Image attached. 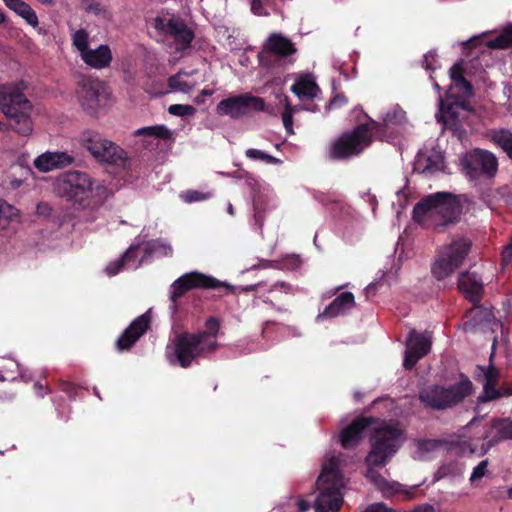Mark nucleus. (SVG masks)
<instances>
[{"label":"nucleus","instance_id":"62","mask_svg":"<svg viewBox=\"0 0 512 512\" xmlns=\"http://www.w3.org/2000/svg\"><path fill=\"white\" fill-rule=\"evenodd\" d=\"M508 495H509V497L512 499V487H511V488H509V490H508Z\"/></svg>","mask_w":512,"mask_h":512},{"label":"nucleus","instance_id":"33","mask_svg":"<svg viewBox=\"0 0 512 512\" xmlns=\"http://www.w3.org/2000/svg\"><path fill=\"white\" fill-rule=\"evenodd\" d=\"M139 247V250H143L144 257L142 258L144 260L145 257L151 256V255H157V256H168L172 253V247L169 243L165 242L164 240H152L147 243L143 247Z\"/></svg>","mask_w":512,"mask_h":512},{"label":"nucleus","instance_id":"34","mask_svg":"<svg viewBox=\"0 0 512 512\" xmlns=\"http://www.w3.org/2000/svg\"><path fill=\"white\" fill-rule=\"evenodd\" d=\"M309 507L310 505L306 500L297 497H289L271 512H306Z\"/></svg>","mask_w":512,"mask_h":512},{"label":"nucleus","instance_id":"52","mask_svg":"<svg viewBox=\"0 0 512 512\" xmlns=\"http://www.w3.org/2000/svg\"><path fill=\"white\" fill-rule=\"evenodd\" d=\"M380 285L379 282H372L365 288L366 297L369 298L371 295H374L377 287Z\"/></svg>","mask_w":512,"mask_h":512},{"label":"nucleus","instance_id":"19","mask_svg":"<svg viewBox=\"0 0 512 512\" xmlns=\"http://www.w3.org/2000/svg\"><path fill=\"white\" fill-rule=\"evenodd\" d=\"M466 430L470 433L468 440H461L457 445H455L452 448V450H455V453L461 455H484L495 442L490 441L489 443H485L484 440L488 438L487 430L484 427L476 425L474 422H471L466 427Z\"/></svg>","mask_w":512,"mask_h":512},{"label":"nucleus","instance_id":"10","mask_svg":"<svg viewBox=\"0 0 512 512\" xmlns=\"http://www.w3.org/2000/svg\"><path fill=\"white\" fill-rule=\"evenodd\" d=\"M80 142L98 161L122 168H127L129 165L127 153L121 147L94 131H84L81 134Z\"/></svg>","mask_w":512,"mask_h":512},{"label":"nucleus","instance_id":"40","mask_svg":"<svg viewBox=\"0 0 512 512\" xmlns=\"http://www.w3.org/2000/svg\"><path fill=\"white\" fill-rule=\"evenodd\" d=\"M492 428L499 432V439L512 438V421L508 419L496 420L493 422Z\"/></svg>","mask_w":512,"mask_h":512},{"label":"nucleus","instance_id":"47","mask_svg":"<svg viewBox=\"0 0 512 512\" xmlns=\"http://www.w3.org/2000/svg\"><path fill=\"white\" fill-rule=\"evenodd\" d=\"M501 255H502V261L504 263H509L512 260V238H511V241L503 249Z\"/></svg>","mask_w":512,"mask_h":512},{"label":"nucleus","instance_id":"29","mask_svg":"<svg viewBox=\"0 0 512 512\" xmlns=\"http://www.w3.org/2000/svg\"><path fill=\"white\" fill-rule=\"evenodd\" d=\"M5 5L21 17L28 25L33 28L38 27L39 21L33 8L23 0H3Z\"/></svg>","mask_w":512,"mask_h":512},{"label":"nucleus","instance_id":"44","mask_svg":"<svg viewBox=\"0 0 512 512\" xmlns=\"http://www.w3.org/2000/svg\"><path fill=\"white\" fill-rule=\"evenodd\" d=\"M84 9L87 13L94 14L96 16H105L106 9L99 2L91 0L85 3Z\"/></svg>","mask_w":512,"mask_h":512},{"label":"nucleus","instance_id":"42","mask_svg":"<svg viewBox=\"0 0 512 512\" xmlns=\"http://www.w3.org/2000/svg\"><path fill=\"white\" fill-rule=\"evenodd\" d=\"M181 199L186 203L203 201L211 197V193H203L196 190H189L180 195Z\"/></svg>","mask_w":512,"mask_h":512},{"label":"nucleus","instance_id":"18","mask_svg":"<svg viewBox=\"0 0 512 512\" xmlns=\"http://www.w3.org/2000/svg\"><path fill=\"white\" fill-rule=\"evenodd\" d=\"M498 378L499 372L492 364L488 367H477L476 379L483 384V394L479 396V401L486 402L512 395V383L505 384L500 389L496 388Z\"/></svg>","mask_w":512,"mask_h":512},{"label":"nucleus","instance_id":"56","mask_svg":"<svg viewBox=\"0 0 512 512\" xmlns=\"http://www.w3.org/2000/svg\"><path fill=\"white\" fill-rule=\"evenodd\" d=\"M37 1L43 5H53V3H54V0H37Z\"/></svg>","mask_w":512,"mask_h":512},{"label":"nucleus","instance_id":"48","mask_svg":"<svg viewBox=\"0 0 512 512\" xmlns=\"http://www.w3.org/2000/svg\"><path fill=\"white\" fill-rule=\"evenodd\" d=\"M363 512H388V509L382 503H374L368 506Z\"/></svg>","mask_w":512,"mask_h":512},{"label":"nucleus","instance_id":"27","mask_svg":"<svg viewBox=\"0 0 512 512\" xmlns=\"http://www.w3.org/2000/svg\"><path fill=\"white\" fill-rule=\"evenodd\" d=\"M138 251V246L131 245L120 259L110 262L105 267L106 274L108 276H114L118 274L123 268L137 269L143 262V259L137 260Z\"/></svg>","mask_w":512,"mask_h":512},{"label":"nucleus","instance_id":"39","mask_svg":"<svg viewBox=\"0 0 512 512\" xmlns=\"http://www.w3.org/2000/svg\"><path fill=\"white\" fill-rule=\"evenodd\" d=\"M245 155L247 158H249L251 160L263 161V162H266L269 164H278L281 162L278 158H276L270 154H267L266 152H264L262 150L254 149V148L247 149L245 152Z\"/></svg>","mask_w":512,"mask_h":512},{"label":"nucleus","instance_id":"23","mask_svg":"<svg viewBox=\"0 0 512 512\" xmlns=\"http://www.w3.org/2000/svg\"><path fill=\"white\" fill-rule=\"evenodd\" d=\"M292 77L294 79V83L290 90L299 98V100H312L320 93V88L312 74L296 73L293 74Z\"/></svg>","mask_w":512,"mask_h":512},{"label":"nucleus","instance_id":"61","mask_svg":"<svg viewBox=\"0 0 512 512\" xmlns=\"http://www.w3.org/2000/svg\"><path fill=\"white\" fill-rule=\"evenodd\" d=\"M203 101H204V100H203L202 98H200V96H199V97H197V98L195 99V102H196L197 104H201Z\"/></svg>","mask_w":512,"mask_h":512},{"label":"nucleus","instance_id":"38","mask_svg":"<svg viewBox=\"0 0 512 512\" xmlns=\"http://www.w3.org/2000/svg\"><path fill=\"white\" fill-rule=\"evenodd\" d=\"M284 106L285 109L282 113V121L283 125L285 127V130L288 134L293 135V115L296 111L305 109L304 106L298 105V106H292L289 103L288 97L283 96Z\"/></svg>","mask_w":512,"mask_h":512},{"label":"nucleus","instance_id":"55","mask_svg":"<svg viewBox=\"0 0 512 512\" xmlns=\"http://www.w3.org/2000/svg\"><path fill=\"white\" fill-rule=\"evenodd\" d=\"M273 289H284L286 291V285L285 283H276L274 286H273Z\"/></svg>","mask_w":512,"mask_h":512},{"label":"nucleus","instance_id":"50","mask_svg":"<svg viewBox=\"0 0 512 512\" xmlns=\"http://www.w3.org/2000/svg\"><path fill=\"white\" fill-rule=\"evenodd\" d=\"M50 211L51 209L46 203H39L36 207V213L41 216H48Z\"/></svg>","mask_w":512,"mask_h":512},{"label":"nucleus","instance_id":"22","mask_svg":"<svg viewBox=\"0 0 512 512\" xmlns=\"http://www.w3.org/2000/svg\"><path fill=\"white\" fill-rule=\"evenodd\" d=\"M444 168V157L435 149L418 152L414 161V170L424 175H431Z\"/></svg>","mask_w":512,"mask_h":512},{"label":"nucleus","instance_id":"41","mask_svg":"<svg viewBox=\"0 0 512 512\" xmlns=\"http://www.w3.org/2000/svg\"><path fill=\"white\" fill-rule=\"evenodd\" d=\"M168 112L173 116L185 117L193 116L196 113V109L187 104H172L168 107Z\"/></svg>","mask_w":512,"mask_h":512},{"label":"nucleus","instance_id":"13","mask_svg":"<svg viewBox=\"0 0 512 512\" xmlns=\"http://www.w3.org/2000/svg\"><path fill=\"white\" fill-rule=\"evenodd\" d=\"M465 175L476 184L495 177L498 161L495 155L487 150L474 149L461 158Z\"/></svg>","mask_w":512,"mask_h":512},{"label":"nucleus","instance_id":"43","mask_svg":"<svg viewBox=\"0 0 512 512\" xmlns=\"http://www.w3.org/2000/svg\"><path fill=\"white\" fill-rule=\"evenodd\" d=\"M488 472V460H482L476 467H474L471 476L470 482L475 484L478 480H481Z\"/></svg>","mask_w":512,"mask_h":512},{"label":"nucleus","instance_id":"7","mask_svg":"<svg viewBox=\"0 0 512 512\" xmlns=\"http://www.w3.org/2000/svg\"><path fill=\"white\" fill-rule=\"evenodd\" d=\"M463 61L454 64L449 71L452 84L446 93L444 102L439 95V112L436 114L438 122L445 126L456 123L458 111L465 108L464 100L472 95V86L463 76Z\"/></svg>","mask_w":512,"mask_h":512},{"label":"nucleus","instance_id":"53","mask_svg":"<svg viewBox=\"0 0 512 512\" xmlns=\"http://www.w3.org/2000/svg\"><path fill=\"white\" fill-rule=\"evenodd\" d=\"M34 390H35V393L40 396V397H43L44 396V387L41 383L39 382H36L34 384Z\"/></svg>","mask_w":512,"mask_h":512},{"label":"nucleus","instance_id":"46","mask_svg":"<svg viewBox=\"0 0 512 512\" xmlns=\"http://www.w3.org/2000/svg\"><path fill=\"white\" fill-rule=\"evenodd\" d=\"M438 446H439V443L437 441L428 440V441L422 442L419 445V452H420L419 458H424V455H423L424 452L434 450Z\"/></svg>","mask_w":512,"mask_h":512},{"label":"nucleus","instance_id":"9","mask_svg":"<svg viewBox=\"0 0 512 512\" xmlns=\"http://www.w3.org/2000/svg\"><path fill=\"white\" fill-rule=\"evenodd\" d=\"M471 248V243L464 237L453 239L444 245L432 265L431 271L437 280L451 276L463 263Z\"/></svg>","mask_w":512,"mask_h":512},{"label":"nucleus","instance_id":"6","mask_svg":"<svg viewBox=\"0 0 512 512\" xmlns=\"http://www.w3.org/2000/svg\"><path fill=\"white\" fill-rule=\"evenodd\" d=\"M339 464L340 460L335 456L324 462L317 479L319 494L315 500V512H334L341 508L345 481L340 473Z\"/></svg>","mask_w":512,"mask_h":512},{"label":"nucleus","instance_id":"12","mask_svg":"<svg viewBox=\"0 0 512 512\" xmlns=\"http://www.w3.org/2000/svg\"><path fill=\"white\" fill-rule=\"evenodd\" d=\"M89 39V33L83 28L74 31L71 35L72 46L87 67L95 70L108 68L113 60L110 46L101 44L96 48H91Z\"/></svg>","mask_w":512,"mask_h":512},{"label":"nucleus","instance_id":"1","mask_svg":"<svg viewBox=\"0 0 512 512\" xmlns=\"http://www.w3.org/2000/svg\"><path fill=\"white\" fill-rule=\"evenodd\" d=\"M369 429L371 436V450L366 457V477L382 492L390 490L386 479L377 472V468L384 467L396 454L404 441L402 431L397 424L379 421L370 417L354 420L340 434L343 448H353L362 438L364 430Z\"/></svg>","mask_w":512,"mask_h":512},{"label":"nucleus","instance_id":"58","mask_svg":"<svg viewBox=\"0 0 512 512\" xmlns=\"http://www.w3.org/2000/svg\"><path fill=\"white\" fill-rule=\"evenodd\" d=\"M370 202H371V205H372V209L373 211L375 210V206H376V199L374 196H370Z\"/></svg>","mask_w":512,"mask_h":512},{"label":"nucleus","instance_id":"35","mask_svg":"<svg viewBox=\"0 0 512 512\" xmlns=\"http://www.w3.org/2000/svg\"><path fill=\"white\" fill-rule=\"evenodd\" d=\"M19 218V210L5 200L0 199V228H6L10 222L18 221Z\"/></svg>","mask_w":512,"mask_h":512},{"label":"nucleus","instance_id":"60","mask_svg":"<svg viewBox=\"0 0 512 512\" xmlns=\"http://www.w3.org/2000/svg\"><path fill=\"white\" fill-rule=\"evenodd\" d=\"M433 86H434V88H435L438 92H440V86H439V84H438L437 82H434V83H433Z\"/></svg>","mask_w":512,"mask_h":512},{"label":"nucleus","instance_id":"59","mask_svg":"<svg viewBox=\"0 0 512 512\" xmlns=\"http://www.w3.org/2000/svg\"><path fill=\"white\" fill-rule=\"evenodd\" d=\"M495 345H496V340L494 339V342H493V344H492V349H493V350L495 349ZM493 355H494V351L492 352V354H491V356H490V361L492 360Z\"/></svg>","mask_w":512,"mask_h":512},{"label":"nucleus","instance_id":"3","mask_svg":"<svg viewBox=\"0 0 512 512\" xmlns=\"http://www.w3.org/2000/svg\"><path fill=\"white\" fill-rule=\"evenodd\" d=\"M206 325L208 331L179 334L167 345L166 358L170 364L187 368L215 351L218 321L211 318Z\"/></svg>","mask_w":512,"mask_h":512},{"label":"nucleus","instance_id":"4","mask_svg":"<svg viewBox=\"0 0 512 512\" xmlns=\"http://www.w3.org/2000/svg\"><path fill=\"white\" fill-rule=\"evenodd\" d=\"M461 214V205L456 196L448 192L430 194L418 202L413 209V218L422 226L443 232L455 224Z\"/></svg>","mask_w":512,"mask_h":512},{"label":"nucleus","instance_id":"36","mask_svg":"<svg viewBox=\"0 0 512 512\" xmlns=\"http://www.w3.org/2000/svg\"><path fill=\"white\" fill-rule=\"evenodd\" d=\"M490 136L492 141L512 158V132L500 129L492 131Z\"/></svg>","mask_w":512,"mask_h":512},{"label":"nucleus","instance_id":"49","mask_svg":"<svg viewBox=\"0 0 512 512\" xmlns=\"http://www.w3.org/2000/svg\"><path fill=\"white\" fill-rule=\"evenodd\" d=\"M346 101H347V100H346L345 96H343V95H337V96H335V97L330 101L329 106H330L331 108L340 107V106H342L343 104H345V103H346Z\"/></svg>","mask_w":512,"mask_h":512},{"label":"nucleus","instance_id":"31","mask_svg":"<svg viewBox=\"0 0 512 512\" xmlns=\"http://www.w3.org/2000/svg\"><path fill=\"white\" fill-rule=\"evenodd\" d=\"M16 373H18L19 377L25 382H29L31 380V376L28 374L27 370L21 367L20 364L14 360H8L7 364L0 368V380H15Z\"/></svg>","mask_w":512,"mask_h":512},{"label":"nucleus","instance_id":"8","mask_svg":"<svg viewBox=\"0 0 512 512\" xmlns=\"http://www.w3.org/2000/svg\"><path fill=\"white\" fill-rule=\"evenodd\" d=\"M0 106L14 130L23 135L32 132V106L18 87H0Z\"/></svg>","mask_w":512,"mask_h":512},{"label":"nucleus","instance_id":"20","mask_svg":"<svg viewBox=\"0 0 512 512\" xmlns=\"http://www.w3.org/2000/svg\"><path fill=\"white\" fill-rule=\"evenodd\" d=\"M431 349V334L428 332L418 333L415 330L409 332L403 365L411 369L417 361L424 357Z\"/></svg>","mask_w":512,"mask_h":512},{"label":"nucleus","instance_id":"30","mask_svg":"<svg viewBox=\"0 0 512 512\" xmlns=\"http://www.w3.org/2000/svg\"><path fill=\"white\" fill-rule=\"evenodd\" d=\"M195 71H191L190 73L179 71L177 74L171 76L168 79V86L172 91L188 93L193 90L198 82L193 80L191 77Z\"/></svg>","mask_w":512,"mask_h":512},{"label":"nucleus","instance_id":"24","mask_svg":"<svg viewBox=\"0 0 512 512\" xmlns=\"http://www.w3.org/2000/svg\"><path fill=\"white\" fill-rule=\"evenodd\" d=\"M74 161L73 156L67 152L47 151L39 155L34 160V166L41 172H50L55 169H60L71 165Z\"/></svg>","mask_w":512,"mask_h":512},{"label":"nucleus","instance_id":"15","mask_svg":"<svg viewBox=\"0 0 512 512\" xmlns=\"http://www.w3.org/2000/svg\"><path fill=\"white\" fill-rule=\"evenodd\" d=\"M265 102L262 98L253 96L250 93L231 96L220 101L216 106V113L219 116H229L233 119L241 118L251 111H263Z\"/></svg>","mask_w":512,"mask_h":512},{"label":"nucleus","instance_id":"32","mask_svg":"<svg viewBox=\"0 0 512 512\" xmlns=\"http://www.w3.org/2000/svg\"><path fill=\"white\" fill-rule=\"evenodd\" d=\"M485 44L491 49L512 48V24L502 29L494 38L485 37Z\"/></svg>","mask_w":512,"mask_h":512},{"label":"nucleus","instance_id":"2","mask_svg":"<svg viewBox=\"0 0 512 512\" xmlns=\"http://www.w3.org/2000/svg\"><path fill=\"white\" fill-rule=\"evenodd\" d=\"M405 124V111L399 105H393L382 113L381 122L370 120L340 136L331 146L330 156L334 159L356 156L371 144L373 137L389 139L400 133Z\"/></svg>","mask_w":512,"mask_h":512},{"label":"nucleus","instance_id":"57","mask_svg":"<svg viewBox=\"0 0 512 512\" xmlns=\"http://www.w3.org/2000/svg\"><path fill=\"white\" fill-rule=\"evenodd\" d=\"M227 212H228L231 216H233V215H234V208H233V206H232V204H231V203H228V205H227Z\"/></svg>","mask_w":512,"mask_h":512},{"label":"nucleus","instance_id":"45","mask_svg":"<svg viewBox=\"0 0 512 512\" xmlns=\"http://www.w3.org/2000/svg\"><path fill=\"white\" fill-rule=\"evenodd\" d=\"M436 62V54L433 51H429L424 55L423 66L426 70H435L436 66L434 63Z\"/></svg>","mask_w":512,"mask_h":512},{"label":"nucleus","instance_id":"28","mask_svg":"<svg viewBox=\"0 0 512 512\" xmlns=\"http://www.w3.org/2000/svg\"><path fill=\"white\" fill-rule=\"evenodd\" d=\"M295 51L293 43L282 34H271L265 43V52L279 56H288L295 53Z\"/></svg>","mask_w":512,"mask_h":512},{"label":"nucleus","instance_id":"54","mask_svg":"<svg viewBox=\"0 0 512 512\" xmlns=\"http://www.w3.org/2000/svg\"><path fill=\"white\" fill-rule=\"evenodd\" d=\"M213 94V90L210 89H203L200 93L201 97H209Z\"/></svg>","mask_w":512,"mask_h":512},{"label":"nucleus","instance_id":"37","mask_svg":"<svg viewBox=\"0 0 512 512\" xmlns=\"http://www.w3.org/2000/svg\"><path fill=\"white\" fill-rule=\"evenodd\" d=\"M137 136H149L164 140L172 139L173 132L164 125L148 126L136 130Z\"/></svg>","mask_w":512,"mask_h":512},{"label":"nucleus","instance_id":"17","mask_svg":"<svg viewBox=\"0 0 512 512\" xmlns=\"http://www.w3.org/2000/svg\"><path fill=\"white\" fill-rule=\"evenodd\" d=\"M154 27L158 32L171 37L177 46V50L187 48L194 38L192 30L178 18L156 17Z\"/></svg>","mask_w":512,"mask_h":512},{"label":"nucleus","instance_id":"5","mask_svg":"<svg viewBox=\"0 0 512 512\" xmlns=\"http://www.w3.org/2000/svg\"><path fill=\"white\" fill-rule=\"evenodd\" d=\"M58 192L82 208H96L104 203L109 191L103 181L80 171H71L58 182Z\"/></svg>","mask_w":512,"mask_h":512},{"label":"nucleus","instance_id":"11","mask_svg":"<svg viewBox=\"0 0 512 512\" xmlns=\"http://www.w3.org/2000/svg\"><path fill=\"white\" fill-rule=\"evenodd\" d=\"M472 392V382L462 379L458 384L444 388L441 386H430L420 393V400L426 406L433 409H445L462 401Z\"/></svg>","mask_w":512,"mask_h":512},{"label":"nucleus","instance_id":"25","mask_svg":"<svg viewBox=\"0 0 512 512\" xmlns=\"http://www.w3.org/2000/svg\"><path fill=\"white\" fill-rule=\"evenodd\" d=\"M459 290L473 303L481 299L484 284L481 277L474 272H463L458 280Z\"/></svg>","mask_w":512,"mask_h":512},{"label":"nucleus","instance_id":"21","mask_svg":"<svg viewBox=\"0 0 512 512\" xmlns=\"http://www.w3.org/2000/svg\"><path fill=\"white\" fill-rule=\"evenodd\" d=\"M151 321L150 312L137 317L117 340L118 350L129 349L147 331Z\"/></svg>","mask_w":512,"mask_h":512},{"label":"nucleus","instance_id":"51","mask_svg":"<svg viewBox=\"0 0 512 512\" xmlns=\"http://www.w3.org/2000/svg\"><path fill=\"white\" fill-rule=\"evenodd\" d=\"M251 10L255 15H262L263 6L260 0H252Z\"/></svg>","mask_w":512,"mask_h":512},{"label":"nucleus","instance_id":"16","mask_svg":"<svg viewBox=\"0 0 512 512\" xmlns=\"http://www.w3.org/2000/svg\"><path fill=\"white\" fill-rule=\"evenodd\" d=\"M220 286L229 287L227 283L221 282L212 276L192 271L183 274L171 284L169 297L173 305H175L178 298L191 289H215Z\"/></svg>","mask_w":512,"mask_h":512},{"label":"nucleus","instance_id":"26","mask_svg":"<svg viewBox=\"0 0 512 512\" xmlns=\"http://www.w3.org/2000/svg\"><path fill=\"white\" fill-rule=\"evenodd\" d=\"M355 306L354 295L351 292H344L336 297L324 311L317 315V321L326 318H333L346 314Z\"/></svg>","mask_w":512,"mask_h":512},{"label":"nucleus","instance_id":"14","mask_svg":"<svg viewBox=\"0 0 512 512\" xmlns=\"http://www.w3.org/2000/svg\"><path fill=\"white\" fill-rule=\"evenodd\" d=\"M76 97L81 108L89 114H96L111 102V94L99 81L85 79L79 82Z\"/></svg>","mask_w":512,"mask_h":512}]
</instances>
